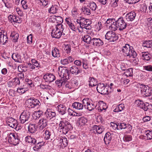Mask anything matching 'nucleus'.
<instances>
[{
    "label": "nucleus",
    "instance_id": "nucleus-1",
    "mask_svg": "<svg viewBox=\"0 0 152 152\" xmlns=\"http://www.w3.org/2000/svg\"><path fill=\"white\" fill-rule=\"evenodd\" d=\"M72 126L70 123L66 120L60 121L59 124L60 132L64 134H66L69 131L72 129Z\"/></svg>",
    "mask_w": 152,
    "mask_h": 152
},
{
    "label": "nucleus",
    "instance_id": "nucleus-2",
    "mask_svg": "<svg viewBox=\"0 0 152 152\" xmlns=\"http://www.w3.org/2000/svg\"><path fill=\"white\" fill-rule=\"evenodd\" d=\"M64 28L62 25L57 24L56 26V29H53L51 32V35L53 38H59L62 35H64L63 33Z\"/></svg>",
    "mask_w": 152,
    "mask_h": 152
},
{
    "label": "nucleus",
    "instance_id": "nucleus-3",
    "mask_svg": "<svg viewBox=\"0 0 152 152\" xmlns=\"http://www.w3.org/2000/svg\"><path fill=\"white\" fill-rule=\"evenodd\" d=\"M135 86L140 89L141 93L145 96H149L151 95V88L148 86L140 83H137Z\"/></svg>",
    "mask_w": 152,
    "mask_h": 152
},
{
    "label": "nucleus",
    "instance_id": "nucleus-4",
    "mask_svg": "<svg viewBox=\"0 0 152 152\" xmlns=\"http://www.w3.org/2000/svg\"><path fill=\"white\" fill-rule=\"evenodd\" d=\"M135 104L137 106L142 109L145 111L152 112V106L149 105L148 103H144L142 101L138 99L135 101Z\"/></svg>",
    "mask_w": 152,
    "mask_h": 152
},
{
    "label": "nucleus",
    "instance_id": "nucleus-5",
    "mask_svg": "<svg viewBox=\"0 0 152 152\" xmlns=\"http://www.w3.org/2000/svg\"><path fill=\"white\" fill-rule=\"evenodd\" d=\"M91 101L88 98H84L82 100L84 107L90 111L94 110L96 106V104L95 102H91Z\"/></svg>",
    "mask_w": 152,
    "mask_h": 152
},
{
    "label": "nucleus",
    "instance_id": "nucleus-6",
    "mask_svg": "<svg viewBox=\"0 0 152 152\" xmlns=\"http://www.w3.org/2000/svg\"><path fill=\"white\" fill-rule=\"evenodd\" d=\"M31 114L30 111L26 110L24 111L21 114L20 117V123L22 124L28 123Z\"/></svg>",
    "mask_w": 152,
    "mask_h": 152
},
{
    "label": "nucleus",
    "instance_id": "nucleus-7",
    "mask_svg": "<svg viewBox=\"0 0 152 152\" xmlns=\"http://www.w3.org/2000/svg\"><path fill=\"white\" fill-rule=\"evenodd\" d=\"M58 73L61 78L64 80H66L69 79V71L66 67H62L59 68Z\"/></svg>",
    "mask_w": 152,
    "mask_h": 152
},
{
    "label": "nucleus",
    "instance_id": "nucleus-8",
    "mask_svg": "<svg viewBox=\"0 0 152 152\" xmlns=\"http://www.w3.org/2000/svg\"><path fill=\"white\" fill-rule=\"evenodd\" d=\"M105 39L110 42H114L118 39V36L112 31H108L105 35Z\"/></svg>",
    "mask_w": 152,
    "mask_h": 152
},
{
    "label": "nucleus",
    "instance_id": "nucleus-9",
    "mask_svg": "<svg viewBox=\"0 0 152 152\" xmlns=\"http://www.w3.org/2000/svg\"><path fill=\"white\" fill-rule=\"evenodd\" d=\"M103 83H99L96 87V89L98 92L102 94H108L109 92L108 89Z\"/></svg>",
    "mask_w": 152,
    "mask_h": 152
},
{
    "label": "nucleus",
    "instance_id": "nucleus-10",
    "mask_svg": "<svg viewBox=\"0 0 152 152\" xmlns=\"http://www.w3.org/2000/svg\"><path fill=\"white\" fill-rule=\"evenodd\" d=\"M48 120L46 117L41 118L37 123L38 125H40L39 129L40 130L43 129L48 125Z\"/></svg>",
    "mask_w": 152,
    "mask_h": 152
},
{
    "label": "nucleus",
    "instance_id": "nucleus-11",
    "mask_svg": "<svg viewBox=\"0 0 152 152\" xmlns=\"http://www.w3.org/2000/svg\"><path fill=\"white\" fill-rule=\"evenodd\" d=\"M45 117L50 120H54L57 116L56 113L52 111L50 109H48L47 110L45 113Z\"/></svg>",
    "mask_w": 152,
    "mask_h": 152
},
{
    "label": "nucleus",
    "instance_id": "nucleus-12",
    "mask_svg": "<svg viewBox=\"0 0 152 152\" xmlns=\"http://www.w3.org/2000/svg\"><path fill=\"white\" fill-rule=\"evenodd\" d=\"M117 26L118 27V29L122 30L124 29L126 27L127 24L125 22L123 18H120L116 21Z\"/></svg>",
    "mask_w": 152,
    "mask_h": 152
},
{
    "label": "nucleus",
    "instance_id": "nucleus-13",
    "mask_svg": "<svg viewBox=\"0 0 152 152\" xmlns=\"http://www.w3.org/2000/svg\"><path fill=\"white\" fill-rule=\"evenodd\" d=\"M7 122V125L10 127L14 128H17V121L15 119L12 117H9L8 118Z\"/></svg>",
    "mask_w": 152,
    "mask_h": 152
},
{
    "label": "nucleus",
    "instance_id": "nucleus-14",
    "mask_svg": "<svg viewBox=\"0 0 152 152\" xmlns=\"http://www.w3.org/2000/svg\"><path fill=\"white\" fill-rule=\"evenodd\" d=\"M43 78L46 82L49 83L52 82L55 79V77L54 75L49 73H47L44 75Z\"/></svg>",
    "mask_w": 152,
    "mask_h": 152
},
{
    "label": "nucleus",
    "instance_id": "nucleus-15",
    "mask_svg": "<svg viewBox=\"0 0 152 152\" xmlns=\"http://www.w3.org/2000/svg\"><path fill=\"white\" fill-rule=\"evenodd\" d=\"M136 14L134 12L128 13L125 15V18L127 21H132L135 19Z\"/></svg>",
    "mask_w": 152,
    "mask_h": 152
},
{
    "label": "nucleus",
    "instance_id": "nucleus-16",
    "mask_svg": "<svg viewBox=\"0 0 152 152\" xmlns=\"http://www.w3.org/2000/svg\"><path fill=\"white\" fill-rule=\"evenodd\" d=\"M31 142L30 143L31 144L35 145V146L33 147L34 150L37 151L41 148V146L40 145L41 142L37 141L35 139L32 138L31 140Z\"/></svg>",
    "mask_w": 152,
    "mask_h": 152
},
{
    "label": "nucleus",
    "instance_id": "nucleus-17",
    "mask_svg": "<svg viewBox=\"0 0 152 152\" xmlns=\"http://www.w3.org/2000/svg\"><path fill=\"white\" fill-rule=\"evenodd\" d=\"M92 44L94 46L99 47L103 45L102 40L99 38H94L92 39Z\"/></svg>",
    "mask_w": 152,
    "mask_h": 152
},
{
    "label": "nucleus",
    "instance_id": "nucleus-18",
    "mask_svg": "<svg viewBox=\"0 0 152 152\" xmlns=\"http://www.w3.org/2000/svg\"><path fill=\"white\" fill-rule=\"evenodd\" d=\"M57 107L58 111L60 114L63 115L66 113V107L65 105L60 104Z\"/></svg>",
    "mask_w": 152,
    "mask_h": 152
},
{
    "label": "nucleus",
    "instance_id": "nucleus-19",
    "mask_svg": "<svg viewBox=\"0 0 152 152\" xmlns=\"http://www.w3.org/2000/svg\"><path fill=\"white\" fill-rule=\"evenodd\" d=\"M37 126L35 124H30L28 126V130L30 133H35L37 130Z\"/></svg>",
    "mask_w": 152,
    "mask_h": 152
},
{
    "label": "nucleus",
    "instance_id": "nucleus-20",
    "mask_svg": "<svg viewBox=\"0 0 152 152\" xmlns=\"http://www.w3.org/2000/svg\"><path fill=\"white\" fill-rule=\"evenodd\" d=\"M94 132L98 134H101L104 130L103 127L102 126L95 125L93 126L92 129Z\"/></svg>",
    "mask_w": 152,
    "mask_h": 152
},
{
    "label": "nucleus",
    "instance_id": "nucleus-21",
    "mask_svg": "<svg viewBox=\"0 0 152 152\" xmlns=\"http://www.w3.org/2000/svg\"><path fill=\"white\" fill-rule=\"evenodd\" d=\"M8 19L11 22L20 23L21 22V20L18 17L15 15H10L8 17Z\"/></svg>",
    "mask_w": 152,
    "mask_h": 152
},
{
    "label": "nucleus",
    "instance_id": "nucleus-22",
    "mask_svg": "<svg viewBox=\"0 0 152 152\" xmlns=\"http://www.w3.org/2000/svg\"><path fill=\"white\" fill-rule=\"evenodd\" d=\"M131 49L129 45L126 44L125 46L123 47L122 49V51L124 53V55L125 56H128Z\"/></svg>",
    "mask_w": 152,
    "mask_h": 152
},
{
    "label": "nucleus",
    "instance_id": "nucleus-23",
    "mask_svg": "<svg viewBox=\"0 0 152 152\" xmlns=\"http://www.w3.org/2000/svg\"><path fill=\"white\" fill-rule=\"evenodd\" d=\"M70 71L72 74L75 75H77L81 72V71L75 66H72L70 67Z\"/></svg>",
    "mask_w": 152,
    "mask_h": 152
},
{
    "label": "nucleus",
    "instance_id": "nucleus-24",
    "mask_svg": "<svg viewBox=\"0 0 152 152\" xmlns=\"http://www.w3.org/2000/svg\"><path fill=\"white\" fill-rule=\"evenodd\" d=\"M141 56L142 59L146 61L150 60L151 57V54L148 52L142 53Z\"/></svg>",
    "mask_w": 152,
    "mask_h": 152
},
{
    "label": "nucleus",
    "instance_id": "nucleus-25",
    "mask_svg": "<svg viewBox=\"0 0 152 152\" xmlns=\"http://www.w3.org/2000/svg\"><path fill=\"white\" fill-rule=\"evenodd\" d=\"M4 31L3 32L2 31L0 35V42L2 43L3 44L6 43L8 39L7 35L4 34Z\"/></svg>",
    "mask_w": 152,
    "mask_h": 152
},
{
    "label": "nucleus",
    "instance_id": "nucleus-26",
    "mask_svg": "<svg viewBox=\"0 0 152 152\" xmlns=\"http://www.w3.org/2000/svg\"><path fill=\"white\" fill-rule=\"evenodd\" d=\"M112 138L111 134L109 132H107L105 134L104 139L105 144H109L111 141Z\"/></svg>",
    "mask_w": 152,
    "mask_h": 152
},
{
    "label": "nucleus",
    "instance_id": "nucleus-27",
    "mask_svg": "<svg viewBox=\"0 0 152 152\" xmlns=\"http://www.w3.org/2000/svg\"><path fill=\"white\" fill-rule=\"evenodd\" d=\"M59 143L60 144V147L63 148L66 147L68 144V142L67 139L64 137H62V138H60Z\"/></svg>",
    "mask_w": 152,
    "mask_h": 152
},
{
    "label": "nucleus",
    "instance_id": "nucleus-28",
    "mask_svg": "<svg viewBox=\"0 0 152 152\" xmlns=\"http://www.w3.org/2000/svg\"><path fill=\"white\" fill-rule=\"evenodd\" d=\"M12 58L15 62L19 63L21 62L20 55L18 53H13L12 56Z\"/></svg>",
    "mask_w": 152,
    "mask_h": 152
},
{
    "label": "nucleus",
    "instance_id": "nucleus-29",
    "mask_svg": "<svg viewBox=\"0 0 152 152\" xmlns=\"http://www.w3.org/2000/svg\"><path fill=\"white\" fill-rule=\"evenodd\" d=\"M99 106L98 107V110L100 111H102L103 110H106L107 107L106 104L104 103L103 101H100L99 103Z\"/></svg>",
    "mask_w": 152,
    "mask_h": 152
},
{
    "label": "nucleus",
    "instance_id": "nucleus-30",
    "mask_svg": "<svg viewBox=\"0 0 152 152\" xmlns=\"http://www.w3.org/2000/svg\"><path fill=\"white\" fill-rule=\"evenodd\" d=\"M72 106L73 108L79 110L83 109L84 107L83 104L77 102L73 103Z\"/></svg>",
    "mask_w": 152,
    "mask_h": 152
},
{
    "label": "nucleus",
    "instance_id": "nucleus-31",
    "mask_svg": "<svg viewBox=\"0 0 152 152\" xmlns=\"http://www.w3.org/2000/svg\"><path fill=\"white\" fill-rule=\"evenodd\" d=\"M83 40L89 44H92V39L91 38V37L88 35H86L83 37Z\"/></svg>",
    "mask_w": 152,
    "mask_h": 152
},
{
    "label": "nucleus",
    "instance_id": "nucleus-32",
    "mask_svg": "<svg viewBox=\"0 0 152 152\" xmlns=\"http://www.w3.org/2000/svg\"><path fill=\"white\" fill-rule=\"evenodd\" d=\"M147 25L148 30L150 31L151 34H152V18H149L147 19Z\"/></svg>",
    "mask_w": 152,
    "mask_h": 152
},
{
    "label": "nucleus",
    "instance_id": "nucleus-33",
    "mask_svg": "<svg viewBox=\"0 0 152 152\" xmlns=\"http://www.w3.org/2000/svg\"><path fill=\"white\" fill-rule=\"evenodd\" d=\"M81 22L82 24V25H84L85 26H84V27H87L91 23V20L89 19H87L84 18H82Z\"/></svg>",
    "mask_w": 152,
    "mask_h": 152
},
{
    "label": "nucleus",
    "instance_id": "nucleus-34",
    "mask_svg": "<svg viewBox=\"0 0 152 152\" xmlns=\"http://www.w3.org/2000/svg\"><path fill=\"white\" fill-rule=\"evenodd\" d=\"M118 24L117 23L116 21L114 20L113 23H112L111 26H109V29L113 31H115L118 28V27L117 26Z\"/></svg>",
    "mask_w": 152,
    "mask_h": 152
},
{
    "label": "nucleus",
    "instance_id": "nucleus-35",
    "mask_svg": "<svg viewBox=\"0 0 152 152\" xmlns=\"http://www.w3.org/2000/svg\"><path fill=\"white\" fill-rule=\"evenodd\" d=\"M88 81L89 82V85L91 87L95 86L97 84L96 80L93 77H90Z\"/></svg>",
    "mask_w": 152,
    "mask_h": 152
},
{
    "label": "nucleus",
    "instance_id": "nucleus-36",
    "mask_svg": "<svg viewBox=\"0 0 152 152\" xmlns=\"http://www.w3.org/2000/svg\"><path fill=\"white\" fill-rule=\"evenodd\" d=\"M52 55L54 57H58L60 56L59 51L58 49L55 48L52 51Z\"/></svg>",
    "mask_w": 152,
    "mask_h": 152
},
{
    "label": "nucleus",
    "instance_id": "nucleus-37",
    "mask_svg": "<svg viewBox=\"0 0 152 152\" xmlns=\"http://www.w3.org/2000/svg\"><path fill=\"white\" fill-rule=\"evenodd\" d=\"M10 36L12 37V39L13 42H17L19 37V35L17 33L13 32L11 33Z\"/></svg>",
    "mask_w": 152,
    "mask_h": 152
},
{
    "label": "nucleus",
    "instance_id": "nucleus-38",
    "mask_svg": "<svg viewBox=\"0 0 152 152\" xmlns=\"http://www.w3.org/2000/svg\"><path fill=\"white\" fill-rule=\"evenodd\" d=\"M58 7L56 5H52L49 10V12L50 13H55L57 12Z\"/></svg>",
    "mask_w": 152,
    "mask_h": 152
},
{
    "label": "nucleus",
    "instance_id": "nucleus-39",
    "mask_svg": "<svg viewBox=\"0 0 152 152\" xmlns=\"http://www.w3.org/2000/svg\"><path fill=\"white\" fill-rule=\"evenodd\" d=\"M65 80L61 78V80H57L55 81L56 85L59 87H61L64 85Z\"/></svg>",
    "mask_w": 152,
    "mask_h": 152
},
{
    "label": "nucleus",
    "instance_id": "nucleus-40",
    "mask_svg": "<svg viewBox=\"0 0 152 152\" xmlns=\"http://www.w3.org/2000/svg\"><path fill=\"white\" fill-rule=\"evenodd\" d=\"M77 121L79 125L82 126L86 124L87 121V120L84 117H81Z\"/></svg>",
    "mask_w": 152,
    "mask_h": 152
},
{
    "label": "nucleus",
    "instance_id": "nucleus-41",
    "mask_svg": "<svg viewBox=\"0 0 152 152\" xmlns=\"http://www.w3.org/2000/svg\"><path fill=\"white\" fill-rule=\"evenodd\" d=\"M33 99L30 98L28 99L26 102V104L27 107L29 108H34V106L33 104Z\"/></svg>",
    "mask_w": 152,
    "mask_h": 152
},
{
    "label": "nucleus",
    "instance_id": "nucleus-42",
    "mask_svg": "<svg viewBox=\"0 0 152 152\" xmlns=\"http://www.w3.org/2000/svg\"><path fill=\"white\" fill-rule=\"evenodd\" d=\"M133 69L132 68H129L126 70L124 73V75L127 76H132L133 75Z\"/></svg>",
    "mask_w": 152,
    "mask_h": 152
},
{
    "label": "nucleus",
    "instance_id": "nucleus-43",
    "mask_svg": "<svg viewBox=\"0 0 152 152\" xmlns=\"http://www.w3.org/2000/svg\"><path fill=\"white\" fill-rule=\"evenodd\" d=\"M32 98L33 99V104L34 107H38L41 105V103L39 100L34 98Z\"/></svg>",
    "mask_w": 152,
    "mask_h": 152
},
{
    "label": "nucleus",
    "instance_id": "nucleus-44",
    "mask_svg": "<svg viewBox=\"0 0 152 152\" xmlns=\"http://www.w3.org/2000/svg\"><path fill=\"white\" fill-rule=\"evenodd\" d=\"M84 13L86 15H90L91 13L90 9L87 8L86 7H84L81 8Z\"/></svg>",
    "mask_w": 152,
    "mask_h": 152
},
{
    "label": "nucleus",
    "instance_id": "nucleus-45",
    "mask_svg": "<svg viewBox=\"0 0 152 152\" xmlns=\"http://www.w3.org/2000/svg\"><path fill=\"white\" fill-rule=\"evenodd\" d=\"M70 83L72 88H76L78 84V81L76 79L71 80Z\"/></svg>",
    "mask_w": 152,
    "mask_h": 152
},
{
    "label": "nucleus",
    "instance_id": "nucleus-46",
    "mask_svg": "<svg viewBox=\"0 0 152 152\" xmlns=\"http://www.w3.org/2000/svg\"><path fill=\"white\" fill-rule=\"evenodd\" d=\"M21 3L22 4V7L24 9L26 10L29 8L28 4L27 3L26 0H22Z\"/></svg>",
    "mask_w": 152,
    "mask_h": 152
},
{
    "label": "nucleus",
    "instance_id": "nucleus-47",
    "mask_svg": "<svg viewBox=\"0 0 152 152\" xmlns=\"http://www.w3.org/2000/svg\"><path fill=\"white\" fill-rule=\"evenodd\" d=\"M27 66H23V65H20L18 67V69L20 72H25L27 70Z\"/></svg>",
    "mask_w": 152,
    "mask_h": 152
},
{
    "label": "nucleus",
    "instance_id": "nucleus-48",
    "mask_svg": "<svg viewBox=\"0 0 152 152\" xmlns=\"http://www.w3.org/2000/svg\"><path fill=\"white\" fill-rule=\"evenodd\" d=\"M15 134L12 133H10L8 135L7 137L8 138V141L9 142L11 143L12 140L15 138Z\"/></svg>",
    "mask_w": 152,
    "mask_h": 152
},
{
    "label": "nucleus",
    "instance_id": "nucleus-49",
    "mask_svg": "<svg viewBox=\"0 0 152 152\" xmlns=\"http://www.w3.org/2000/svg\"><path fill=\"white\" fill-rule=\"evenodd\" d=\"M128 55H128V56H129V57L132 56L133 58H135L137 56V54L136 52L131 49L130 50V52Z\"/></svg>",
    "mask_w": 152,
    "mask_h": 152
},
{
    "label": "nucleus",
    "instance_id": "nucleus-50",
    "mask_svg": "<svg viewBox=\"0 0 152 152\" xmlns=\"http://www.w3.org/2000/svg\"><path fill=\"white\" fill-rule=\"evenodd\" d=\"M19 142V140L17 138V137L16 135L15 136V138L12 140V142L10 143L11 144L13 145H16L18 144Z\"/></svg>",
    "mask_w": 152,
    "mask_h": 152
},
{
    "label": "nucleus",
    "instance_id": "nucleus-51",
    "mask_svg": "<svg viewBox=\"0 0 152 152\" xmlns=\"http://www.w3.org/2000/svg\"><path fill=\"white\" fill-rule=\"evenodd\" d=\"M68 26L70 28L72 31H76L77 30H78L79 32H80L78 28L75 27L74 25L72 23H71L70 24L69 23V25H68Z\"/></svg>",
    "mask_w": 152,
    "mask_h": 152
},
{
    "label": "nucleus",
    "instance_id": "nucleus-52",
    "mask_svg": "<svg viewBox=\"0 0 152 152\" xmlns=\"http://www.w3.org/2000/svg\"><path fill=\"white\" fill-rule=\"evenodd\" d=\"M26 91V89L24 88L19 87L17 88V92L21 95L24 93Z\"/></svg>",
    "mask_w": 152,
    "mask_h": 152
},
{
    "label": "nucleus",
    "instance_id": "nucleus-53",
    "mask_svg": "<svg viewBox=\"0 0 152 152\" xmlns=\"http://www.w3.org/2000/svg\"><path fill=\"white\" fill-rule=\"evenodd\" d=\"M89 7L92 10L95 11L96 9L97 6L96 4L93 2L90 3Z\"/></svg>",
    "mask_w": 152,
    "mask_h": 152
},
{
    "label": "nucleus",
    "instance_id": "nucleus-54",
    "mask_svg": "<svg viewBox=\"0 0 152 152\" xmlns=\"http://www.w3.org/2000/svg\"><path fill=\"white\" fill-rule=\"evenodd\" d=\"M115 19H114L109 18L108 19L106 22V25L107 26H111L113 23Z\"/></svg>",
    "mask_w": 152,
    "mask_h": 152
},
{
    "label": "nucleus",
    "instance_id": "nucleus-55",
    "mask_svg": "<svg viewBox=\"0 0 152 152\" xmlns=\"http://www.w3.org/2000/svg\"><path fill=\"white\" fill-rule=\"evenodd\" d=\"M123 139L124 141H125L129 142L131 141L132 140V137L131 135H126L124 137Z\"/></svg>",
    "mask_w": 152,
    "mask_h": 152
},
{
    "label": "nucleus",
    "instance_id": "nucleus-56",
    "mask_svg": "<svg viewBox=\"0 0 152 152\" xmlns=\"http://www.w3.org/2000/svg\"><path fill=\"white\" fill-rule=\"evenodd\" d=\"M80 19H77L76 20V22L77 23H78V24H79L80 26V27L81 28H85L86 29H87V27H84V26H84V25H82V24L81 21V20H82V18H81V17H80Z\"/></svg>",
    "mask_w": 152,
    "mask_h": 152
},
{
    "label": "nucleus",
    "instance_id": "nucleus-57",
    "mask_svg": "<svg viewBox=\"0 0 152 152\" xmlns=\"http://www.w3.org/2000/svg\"><path fill=\"white\" fill-rule=\"evenodd\" d=\"M40 87L41 88L43 89L50 90L51 88V87L49 85L43 84H41L40 85Z\"/></svg>",
    "mask_w": 152,
    "mask_h": 152
},
{
    "label": "nucleus",
    "instance_id": "nucleus-58",
    "mask_svg": "<svg viewBox=\"0 0 152 152\" xmlns=\"http://www.w3.org/2000/svg\"><path fill=\"white\" fill-rule=\"evenodd\" d=\"M146 132H148L146 135L148 140H151L152 139V131H150V130H148Z\"/></svg>",
    "mask_w": 152,
    "mask_h": 152
},
{
    "label": "nucleus",
    "instance_id": "nucleus-59",
    "mask_svg": "<svg viewBox=\"0 0 152 152\" xmlns=\"http://www.w3.org/2000/svg\"><path fill=\"white\" fill-rule=\"evenodd\" d=\"M13 81L14 83V85L16 86L17 85H20V81L18 78H15L13 80Z\"/></svg>",
    "mask_w": 152,
    "mask_h": 152
},
{
    "label": "nucleus",
    "instance_id": "nucleus-60",
    "mask_svg": "<svg viewBox=\"0 0 152 152\" xmlns=\"http://www.w3.org/2000/svg\"><path fill=\"white\" fill-rule=\"evenodd\" d=\"M45 138L46 140H48L50 138V136L51 135V132L49 131L46 130L45 131Z\"/></svg>",
    "mask_w": 152,
    "mask_h": 152
},
{
    "label": "nucleus",
    "instance_id": "nucleus-61",
    "mask_svg": "<svg viewBox=\"0 0 152 152\" xmlns=\"http://www.w3.org/2000/svg\"><path fill=\"white\" fill-rule=\"evenodd\" d=\"M143 68L145 70L149 72H152V66L148 65L143 66Z\"/></svg>",
    "mask_w": 152,
    "mask_h": 152
},
{
    "label": "nucleus",
    "instance_id": "nucleus-62",
    "mask_svg": "<svg viewBox=\"0 0 152 152\" xmlns=\"http://www.w3.org/2000/svg\"><path fill=\"white\" fill-rule=\"evenodd\" d=\"M132 129V126L130 124H127L124 129H126V132H129Z\"/></svg>",
    "mask_w": 152,
    "mask_h": 152
},
{
    "label": "nucleus",
    "instance_id": "nucleus-63",
    "mask_svg": "<svg viewBox=\"0 0 152 152\" xmlns=\"http://www.w3.org/2000/svg\"><path fill=\"white\" fill-rule=\"evenodd\" d=\"M66 80H65V87L67 89H71L72 88L71 85V83L70 82L69 83L68 82H67Z\"/></svg>",
    "mask_w": 152,
    "mask_h": 152
},
{
    "label": "nucleus",
    "instance_id": "nucleus-64",
    "mask_svg": "<svg viewBox=\"0 0 152 152\" xmlns=\"http://www.w3.org/2000/svg\"><path fill=\"white\" fill-rule=\"evenodd\" d=\"M83 67V68L85 69H87L88 68V63L86 61L83 60L82 61Z\"/></svg>",
    "mask_w": 152,
    "mask_h": 152
}]
</instances>
